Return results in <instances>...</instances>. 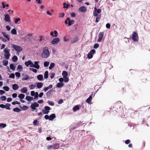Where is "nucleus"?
Segmentation results:
<instances>
[{
    "mask_svg": "<svg viewBox=\"0 0 150 150\" xmlns=\"http://www.w3.org/2000/svg\"><path fill=\"white\" fill-rule=\"evenodd\" d=\"M6 125L5 123H0V129L6 127Z\"/></svg>",
    "mask_w": 150,
    "mask_h": 150,
    "instance_id": "34",
    "label": "nucleus"
},
{
    "mask_svg": "<svg viewBox=\"0 0 150 150\" xmlns=\"http://www.w3.org/2000/svg\"><path fill=\"white\" fill-rule=\"evenodd\" d=\"M64 85V83H58L56 85V87L58 88H60L63 87Z\"/></svg>",
    "mask_w": 150,
    "mask_h": 150,
    "instance_id": "28",
    "label": "nucleus"
},
{
    "mask_svg": "<svg viewBox=\"0 0 150 150\" xmlns=\"http://www.w3.org/2000/svg\"><path fill=\"white\" fill-rule=\"evenodd\" d=\"M30 70L32 71L35 73H36L37 72V69H34L33 68H30Z\"/></svg>",
    "mask_w": 150,
    "mask_h": 150,
    "instance_id": "52",
    "label": "nucleus"
},
{
    "mask_svg": "<svg viewBox=\"0 0 150 150\" xmlns=\"http://www.w3.org/2000/svg\"><path fill=\"white\" fill-rule=\"evenodd\" d=\"M39 122L37 120H34L33 122V124L35 126H37L39 125Z\"/></svg>",
    "mask_w": 150,
    "mask_h": 150,
    "instance_id": "35",
    "label": "nucleus"
},
{
    "mask_svg": "<svg viewBox=\"0 0 150 150\" xmlns=\"http://www.w3.org/2000/svg\"><path fill=\"white\" fill-rule=\"evenodd\" d=\"M96 16V23H98L99 21V20L101 18V15H98V16Z\"/></svg>",
    "mask_w": 150,
    "mask_h": 150,
    "instance_id": "33",
    "label": "nucleus"
},
{
    "mask_svg": "<svg viewBox=\"0 0 150 150\" xmlns=\"http://www.w3.org/2000/svg\"><path fill=\"white\" fill-rule=\"evenodd\" d=\"M37 78L38 80L40 81L43 80V76L42 74H39L37 76Z\"/></svg>",
    "mask_w": 150,
    "mask_h": 150,
    "instance_id": "19",
    "label": "nucleus"
},
{
    "mask_svg": "<svg viewBox=\"0 0 150 150\" xmlns=\"http://www.w3.org/2000/svg\"><path fill=\"white\" fill-rule=\"evenodd\" d=\"M25 95L23 94H20L18 95V97L20 99H23L24 98Z\"/></svg>",
    "mask_w": 150,
    "mask_h": 150,
    "instance_id": "36",
    "label": "nucleus"
},
{
    "mask_svg": "<svg viewBox=\"0 0 150 150\" xmlns=\"http://www.w3.org/2000/svg\"><path fill=\"white\" fill-rule=\"evenodd\" d=\"M44 118L46 120H49V116L48 115H45L44 116Z\"/></svg>",
    "mask_w": 150,
    "mask_h": 150,
    "instance_id": "57",
    "label": "nucleus"
},
{
    "mask_svg": "<svg viewBox=\"0 0 150 150\" xmlns=\"http://www.w3.org/2000/svg\"><path fill=\"white\" fill-rule=\"evenodd\" d=\"M11 33L12 34L14 35H15L17 33L16 30L15 28H13V30H11Z\"/></svg>",
    "mask_w": 150,
    "mask_h": 150,
    "instance_id": "46",
    "label": "nucleus"
},
{
    "mask_svg": "<svg viewBox=\"0 0 150 150\" xmlns=\"http://www.w3.org/2000/svg\"><path fill=\"white\" fill-rule=\"evenodd\" d=\"M5 105V108H6V109L8 110H10L11 109V108L10 107L11 105L10 104L8 103H6Z\"/></svg>",
    "mask_w": 150,
    "mask_h": 150,
    "instance_id": "29",
    "label": "nucleus"
},
{
    "mask_svg": "<svg viewBox=\"0 0 150 150\" xmlns=\"http://www.w3.org/2000/svg\"><path fill=\"white\" fill-rule=\"evenodd\" d=\"M2 33L4 36V37L6 38L7 41L10 40V38L9 37V35L5 32H2Z\"/></svg>",
    "mask_w": 150,
    "mask_h": 150,
    "instance_id": "15",
    "label": "nucleus"
},
{
    "mask_svg": "<svg viewBox=\"0 0 150 150\" xmlns=\"http://www.w3.org/2000/svg\"><path fill=\"white\" fill-rule=\"evenodd\" d=\"M60 39L59 38H56L54 39L51 41V43L53 44H57L60 41Z\"/></svg>",
    "mask_w": 150,
    "mask_h": 150,
    "instance_id": "9",
    "label": "nucleus"
},
{
    "mask_svg": "<svg viewBox=\"0 0 150 150\" xmlns=\"http://www.w3.org/2000/svg\"><path fill=\"white\" fill-rule=\"evenodd\" d=\"M35 1L39 4H41L42 3V0H36Z\"/></svg>",
    "mask_w": 150,
    "mask_h": 150,
    "instance_id": "63",
    "label": "nucleus"
},
{
    "mask_svg": "<svg viewBox=\"0 0 150 150\" xmlns=\"http://www.w3.org/2000/svg\"><path fill=\"white\" fill-rule=\"evenodd\" d=\"M92 99V96H90L89 97L86 99V102L88 103L89 104L91 103Z\"/></svg>",
    "mask_w": 150,
    "mask_h": 150,
    "instance_id": "24",
    "label": "nucleus"
},
{
    "mask_svg": "<svg viewBox=\"0 0 150 150\" xmlns=\"http://www.w3.org/2000/svg\"><path fill=\"white\" fill-rule=\"evenodd\" d=\"M82 123V122H81V121H79L78 123V124L76 125L75 126L76 128H77L78 127L82 126V125H83L84 124H85V125H86V124H85V123H83L81 125V123Z\"/></svg>",
    "mask_w": 150,
    "mask_h": 150,
    "instance_id": "26",
    "label": "nucleus"
},
{
    "mask_svg": "<svg viewBox=\"0 0 150 150\" xmlns=\"http://www.w3.org/2000/svg\"><path fill=\"white\" fill-rule=\"evenodd\" d=\"M65 14L64 13H60L59 14V18H63Z\"/></svg>",
    "mask_w": 150,
    "mask_h": 150,
    "instance_id": "58",
    "label": "nucleus"
},
{
    "mask_svg": "<svg viewBox=\"0 0 150 150\" xmlns=\"http://www.w3.org/2000/svg\"><path fill=\"white\" fill-rule=\"evenodd\" d=\"M132 38L134 41H138L139 40V36L137 33L134 31L133 32L132 35Z\"/></svg>",
    "mask_w": 150,
    "mask_h": 150,
    "instance_id": "4",
    "label": "nucleus"
},
{
    "mask_svg": "<svg viewBox=\"0 0 150 150\" xmlns=\"http://www.w3.org/2000/svg\"><path fill=\"white\" fill-rule=\"evenodd\" d=\"M0 99L2 101H4L6 100V98L5 96H2L0 97Z\"/></svg>",
    "mask_w": 150,
    "mask_h": 150,
    "instance_id": "41",
    "label": "nucleus"
},
{
    "mask_svg": "<svg viewBox=\"0 0 150 150\" xmlns=\"http://www.w3.org/2000/svg\"><path fill=\"white\" fill-rule=\"evenodd\" d=\"M59 144L55 143L53 144L52 145L49 146L47 149H48L52 150V149H57L59 147Z\"/></svg>",
    "mask_w": 150,
    "mask_h": 150,
    "instance_id": "3",
    "label": "nucleus"
},
{
    "mask_svg": "<svg viewBox=\"0 0 150 150\" xmlns=\"http://www.w3.org/2000/svg\"><path fill=\"white\" fill-rule=\"evenodd\" d=\"M87 9L84 6H82L79 8V11L80 12H85L86 11Z\"/></svg>",
    "mask_w": 150,
    "mask_h": 150,
    "instance_id": "14",
    "label": "nucleus"
},
{
    "mask_svg": "<svg viewBox=\"0 0 150 150\" xmlns=\"http://www.w3.org/2000/svg\"><path fill=\"white\" fill-rule=\"evenodd\" d=\"M49 116V120L52 121L56 117L54 113H53L50 115Z\"/></svg>",
    "mask_w": 150,
    "mask_h": 150,
    "instance_id": "16",
    "label": "nucleus"
},
{
    "mask_svg": "<svg viewBox=\"0 0 150 150\" xmlns=\"http://www.w3.org/2000/svg\"><path fill=\"white\" fill-rule=\"evenodd\" d=\"M59 81L60 83H62L64 81V79L62 77H60L59 79Z\"/></svg>",
    "mask_w": 150,
    "mask_h": 150,
    "instance_id": "59",
    "label": "nucleus"
},
{
    "mask_svg": "<svg viewBox=\"0 0 150 150\" xmlns=\"http://www.w3.org/2000/svg\"><path fill=\"white\" fill-rule=\"evenodd\" d=\"M25 99L28 101L30 102L33 99V98L30 96H27L25 97Z\"/></svg>",
    "mask_w": 150,
    "mask_h": 150,
    "instance_id": "21",
    "label": "nucleus"
},
{
    "mask_svg": "<svg viewBox=\"0 0 150 150\" xmlns=\"http://www.w3.org/2000/svg\"><path fill=\"white\" fill-rule=\"evenodd\" d=\"M17 95L16 93H13L12 95V97L14 98H16L17 97Z\"/></svg>",
    "mask_w": 150,
    "mask_h": 150,
    "instance_id": "60",
    "label": "nucleus"
},
{
    "mask_svg": "<svg viewBox=\"0 0 150 150\" xmlns=\"http://www.w3.org/2000/svg\"><path fill=\"white\" fill-rule=\"evenodd\" d=\"M23 66H18L17 70L19 71H21L23 70Z\"/></svg>",
    "mask_w": 150,
    "mask_h": 150,
    "instance_id": "45",
    "label": "nucleus"
},
{
    "mask_svg": "<svg viewBox=\"0 0 150 150\" xmlns=\"http://www.w3.org/2000/svg\"><path fill=\"white\" fill-rule=\"evenodd\" d=\"M9 52V49L7 48H5L4 50V56L5 57V58L6 59H8L9 58L10 56Z\"/></svg>",
    "mask_w": 150,
    "mask_h": 150,
    "instance_id": "2",
    "label": "nucleus"
},
{
    "mask_svg": "<svg viewBox=\"0 0 150 150\" xmlns=\"http://www.w3.org/2000/svg\"><path fill=\"white\" fill-rule=\"evenodd\" d=\"M48 77V72L47 71H46L44 74V78L47 79Z\"/></svg>",
    "mask_w": 150,
    "mask_h": 150,
    "instance_id": "31",
    "label": "nucleus"
},
{
    "mask_svg": "<svg viewBox=\"0 0 150 150\" xmlns=\"http://www.w3.org/2000/svg\"><path fill=\"white\" fill-rule=\"evenodd\" d=\"M9 78L12 79H14L15 77V75L14 73H11L10 74L9 76Z\"/></svg>",
    "mask_w": 150,
    "mask_h": 150,
    "instance_id": "44",
    "label": "nucleus"
},
{
    "mask_svg": "<svg viewBox=\"0 0 150 150\" xmlns=\"http://www.w3.org/2000/svg\"><path fill=\"white\" fill-rule=\"evenodd\" d=\"M99 45L98 44H95L93 46V47L95 49H96L99 47Z\"/></svg>",
    "mask_w": 150,
    "mask_h": 150,
    "instance_id": "61",
    "label": "nucleus"
},
{
    "mask_svg": "<svg viewBox=\"0 0 150 150\" xmlns=\"http://www.w3.org/2000/svg\"><path fill=\"white\" fill-rule=\"evenodd\" d=\"M51 109L48 106H45L44 109L42 110V113L44 114H47L50 112V110Z\"/></svg>",
    "mask_w": 150,
    "mask_h": 150,
    "instance_id": "6",
    "label": "nucleus"
},
{
    "mask_svg": "<svg viewBox=\"0 0 150 150\" xmlns=\"http://www.w3.org/2000/svg\"><path fill=\"white\" fill-rule=\"evenodd\" d=\"M29 76L27 75H25V76L22 79L23 81L27 80L29 79Z\"/></svg>",
    "mask_w": 150,
    "mask_h": 150,
    "instance_id": "39",
    "label": "nucleus"
},
{
    "mask_svg": "<svg viewBox=\"0 0 150 150\" xmlns=\"http://www.w3.org/2000/svg\"><path fill=\"white\" fill-rule=\"evenodd\" d=\"M95 50L94 49L91 50L90 52L93 55L95 53Z\"/></svg>",
    "mask_w": 150,
    "mask_h": 150,
    "instance_id": "64",
    "label": "nucleus"
},
{
    "mask_svg": "<svg viewBox=\"0 0 150 150\" xmlns=\"http://www.w3.org/2000/svg\"><path fill=\"white\" fill-rule=\"evenodd\" d=\"M50 35L53 37H56L57 36L58 32L56 30H54L53 32L51 31L50 33Z\"/></svg>",
    "mask_w": 150,
    "mask_h": 150,
    "instance_id": "10",
    "label": "nucleus"
},
{
    "mask_svg": "<svg viewBox=\"0 0 150 150\" xmlns=\"http://www.w3.org/2000/svg\"><path fill=\"white\" fill-rule=\"evenodd\" d=\"M39 106V104L36 102H34L32 103L30 105V108L32 109V111H34L36 109V107H38Z\"/></svg>",
    "mask_w": 150,
    "mask_h": 150,
    "instance_id": "5",
    "label": "nucleus"
},
{
    "mask_svg": "<svg viewBox=\"0 0 150 150\" xmlns=\"http://www.w3.org/2000/svg\"><path fill=\"white\" fill-rule=\"evenodd\" d=\"M28 107L26 106V105H23V108H22V110H27L28 108Z\"/></svg>",
    "mask_w": 150,
    "mask_h": 150,
    "instance_id": "51",
    "label": "nucleus"
},
{
    "mask_svg": "<svg viewBox=\"0 0 150 150\" xmlns=\"http://www.w3.org/2000/svg\"><path fill=\"white\" fill-rule=\"evenodd\" d=\"M101 12V10L100 9H97L96 7L94 8V11L93 12V15L94 16H97L98 15V13H99Z\"/></svg>",
    "mask_w": 150,
    "mask_h": 150,
    "instance_id": "8",
    "label": "nucleus"
},
{
    "mask_svg": "<svg viewBox=\"0 0 150 150\" xmlns=\"http://www.w3.org/2000/svg\"><path fill=\"white\" fill-rule=\"evenodd\" d=\"M63 8H68L69 7V4H67L66 5V3H64L63 4Z\"/></svg>",
    "mask_w": 150,
    "mask_h": 150,
    "instance_id": "42",
    "label": "nucleus"
},
{
    "mask_svg": "<svg viewBox=\"0 0 150 150\" xmlns=\"http://www.w3.org/2000/svg\"><path fill=\"white\" fill-rule=\"evenodd\" d=\"M19 86L18 85L16 84H14L12 85V88L13 90L16 91L18 90L19 88Z\"/></svg>",
    "mask_w": 150,
    "mask_h": 150,
    "instance_id": "17",
    "label": "nucleus"
},
{
    "mask_svg": "<svg viewBox=\"0 0 150 150\" xmlns=\"http://www.w3.org/2000/svg\"><path fill=\"white\" fill-rule=\"evenodd\" d=\"M87 57L89 59H91L93 57V54L89 52L88 54Z\"/></svg>",
    "mask_w": 150,
    "mask_h": 150,
    "instance_id": "54",
    "label": "nucleus"
},
{
    "mask_svg": "<svg viewBox=\"0 0 150 150\" xmlns=\"http://www.w3.org/2000/svg\"><path fill=\"white\" fill-rule=\"evenodd\" d=\"M39 61H35V62L34 63L35 64H34L33 63V65H30V66H39L38 64V63H39Z\"/></svg>",
    "mask_w": 150,
    "mask_h": 150,
    "instance_id": "53",
    "label": "nucleus"
},
{
    "mask_svg": "<svg viewBox=\"0 0 150 150\" xmlns=\"http://www.w3.org/2000/svg\"><path fill=\"white\" fill-rule=\"evenodd\" d=\"M55 74L54 73H52L51 75H50V78L51 79L53 78Z\"/></svg>",
    "mask_w": 150,
    "mask_h": 150,
    "instance_id": "56",
    "label": "nucleus"
},
{
    "mask_svg": "<svg viewBox=\"0 0 150 150\" xmlns=\"http://www.w3.org/2000/svg\"><path fill=\"white\" fill-rule=\"evenodd\" d=\"M53 91L52 89L50 90L46 93V95L47 96H50L52 95V93Z\"/></svg>",
    "mask_w": 150,
    "mask_h": 150,
    "instance_id": "32",
    "label": "nucleus"
},
{
    "mask_svg": "<svg viewBox=\"0 0 150 150\" xmlns=\"http://www.w3.org/2000/svg\"><path fill=\"white\" fill-rule=\"evenodd\" d=\"M15 75L18 78H19L21 76V74L19 72H16L15 73Z\"/></svg>",
    "mask_w": 150,
    "mask_h": 150,
    "instance_id": "50",
    "label": "nucleus"
},
{
    "mask_svg": "<svg viewBox=\"0 0 150 150\" xmlns=\"http://www.w3.org/2000/svg\"><path fill=\"white\" fill-rule=\"evenodd\" d=\"M25 66H30L33 65V62L30 60H28L27 62H25Z\"/></svg>",
    "mask_w": 150,
    "mask_h": 150,
    "instance_id": "27",
    "label": "nucleus"
},
{
    "mask_svg": "<svg viewBox=\"0 0 150 150\" xmlns=\"http://www.w3.org/2000/svg\"><path fill=\"white\" fill-rule=\"evenodd\" d=\"M12 61L13 62H16L18 60V57L16 56H14L12 58Z\"/></svg>",
    "mask_w": 150,
    "mask_h": 150,
    "instance_id": "37",
    "label": "nucleus"
},
{
    "mask_svg": "<svg viewBox=\"0 0 150 150\" xmlns=\"http://www.w3.org/2000/svg\"><path fill=\"white\" fill-rule=\"evenodd\" d=\"M21 19L19 18H16L14 20V23L15 24H17L18 22Z\"/></svg>",
    "mask_w": 150,
    "mask_h": 150,
    "instance_id": "47",
    "label": "nucleus"
},
{
    "mask_svg": "<svg viewBox=\"0 0 150 150\" xmlns=\"http://www.w3.org/2000/svg\"><path fill=\"white\" fill-rule=\"evenodd\" d=\"M68 75V73L67 71H63L62 73V75L63 76V77L67 76Z\"/></svg>",
    "mask_w": 150,
    "mask_h": 150,
    "instance_id": "30",
    "label": "nucleus"
},
{
    "mask_svg": "<svg viewBox=\"0 0 150 150\" xmlns=\"http://www.w3.org/2000/svg\"><path fill=\"white\" fill-rule=\"evenodd\" d=\"M21 92L23 93H26L28 91V89L26 87H24L20 90Z\"/></svg>",
    "mask_w": 150,
    "mask_h": 150,
    "instance_id": "18",
    "label": "nucleus"
},
{
    "mask_svg": "<svg viewBox=\"0 0 150 150\" xmlns=\"http://www.w3.org/2000/svg\"><path fill=\"white\" fill-rule=\"evenodd\" d=\"M67 20H68V25L69 26H71V25L74 23V21L73 20H70V18H67Z\"/></svg>",
    "mask_w": 150,
    "mask_h": 150,
    "instance_id": "13",
    "label": "nucleus"
},
{
    "mask_svg": "<svg viewBox=\"0 0 150 150\" xmlns=\"http://www.w3.org/2000/svg\"><path fill=\"white\" fill-rule=\"evenodd\" d=\"M13 47L16 51L18 52H21L23 50V48L21 46H18L15 45H13Z\"/></svg>",
    "mask_w": 150,
    "mask_h": 150,
    "instance_id": "7",
    "label": "nucleus"
},
{
    "mask_svg": "<svg viewBox=\"0 0 150 150\" xmlns=\"http://www.w3.org/2000/svg\"><path fill=\"white\" fill-rule=\"evenodd\" d=\"M12 104L13 105H14L16 104L20 105V102H19L17 101H14L12 103Z\"/></svg>",
    "mask_w": 150,
    "mask_h": 150,
    "instance_id": "48",
    "label": "nucleus"
},
{
    "mask_svg": "<svg viewBox=\"0 0 150 150\" xmlns=\"http://www.w3.org/2000/svg\"><path fill=\"white\" fill-rule=\"evenodd\" d=\"M78 40V38L77 36H75L74 37L73 39L71 40V43H74L76 42Z\"/></svg>",
    "mask_w": 150,
    "mask_h": 150,
    "instance_id": "22",
    "label": "nucleus"
},
{
    "mask_svg": "<svg viewBox=\"0 0 150 150\" xmlns=\"http://www.w3.org/2000/svg\"><path fill=\"white\" fill-rule=\"evenodd\" d=\"M64 102L63 100L62 99H60L57 102V103L59 104H60Z\"/></svg>",
    "mask_w": 150,
    "mask_h": 150,
    "instance_id": "55",
    "label": "nucleus"
},
{
    "mask_svg": "<svg viewBox=\"0 0 150 150\" xmlns=\"http://www.w3.org/2000/svg\"><path fill=\"white\" fill-rule=\"evenodd\" d=\"M36 87V86L35 85L33 84H31L29 86V88L30 90L34 89Z\"/></svg>",
    "mask_w": 150,
    "mask_h": 150,
    "instance_id": "43",
    "label": "nucleus"
},
{
    "mask_svg": "<svg viewBox=\"0 0 150 150\" xmlns=\"http://www.w3.org/2000/svg\"><path fill=\"white\" fill-rule=\"evenodd\" d=\"M50 55V52L47 47H45L43 50V52L42 53L41 57L42 58H47Z\"/></svg>",
    "mask_w": 150,
    "mask_h": 150,
    "instance_id": "1",
    "label": "nucleus"
},
{
    "mask_svg": "<svg viewBox=\"0 0 150 150\" xmlns=\"http://www.w3.org/2000/svg\"><path fill=\"white\" fill-rule=\"evenodd\" d=\"M30 95L32 96H35V92L34 91H32L30 92Z\"/></svg>",
    "mask_w": 150,
    "mask_h": 150,
    "instance_id": "62",
    "label": "nucleus"
},
{
    "mask_svg": "<svg viewBox=\"0 0 150 150\" xmlns=\"http://www.w3.org/2000/svg\"><path fill=\"white\" fill-rule=\"evenodd\" d=\"M43 85V83L41 82H38L37 83V87L39 89L41 88L42 87Z\"/></svg>",
    "mask_w": 150,
    "mask_h": 150,
    "instance_id": "23",
    "label": "nucleus"
},
{
    "mask_svg": "<svg viewBox=\"0 0 150 150\" xmlns=\"http://www.w3.org/2000/svg\"><path fill=\"white\" fill-rule=\"evenodd\" d=\"M104 36V33L103 32H100L98 35L99 38L98 40V42H100L102 41L103 37Z\"/></svg>",
    "mask_w": 150,
    "mask_h": 150,
    "instance_id": "11",
    "label": "nucleus"
},
{
    "mask_svg": "<svg viewBox=\"0 0 150 150\" xmlns=\"http://www.w3.org/2000/svg\"><path fill=\"white\" fill-rule=\"evenodd\" d=\"M64 81L65 83H67L69 81V79L67 76L63 77Z\"/></svg>",
    "mask_w": 150,
    "mask_h": 150,
    "instance_id": "38",
    "label": "nucleus"
},
{
    "mask_svg": "<svg viewBox=\"0 0 150 150\" xmlns=\"http://www.w3.org/2000/svg\"><path fill=\"white\" fill-rule=\"evenodd\" d=\"M3 89L6 91H8L9 90V88L8 86H4L3 88Z\"/></svg>",
    "mask_w": 150,
    "mask_h": 150,
    "instance_id": "40",
    "label": "nucleus"
},
{
    "mask_svg": "<svg viewBox=\"0 0 150 150\" xmlns=\"http://www.w3.org/2000/svg\"><path fill=\"white\" fill-rule=\"evenodd\" d=\"M4 20L7 22H10L11 21L10 18L8 14H6L5 15Z\"/></svg>",
    "mask_w": 150,
    "mask_h": 150,
    "instance_id": "12",
    "label": "nucleus"
},
{
    "mask_svg": "<svg viewBox=\"0 0 150 150\" xmlns=\"http://www.w3.org/2000/svg\"><path fill=\"white\" fill-rule=\"evenodd\" d=\"M79 110V105H77L75 106L73 108V110L74 112H75L77 110Z\"/></svg>",
    "mask_w": 150,
    "mask_h": 150,
    "instance_id": "20",
    "label": "nucleus"
},
{
    "mask_svg": "<svg viewBox=\"0 0 150 150\" xmlns=\"http://www.w3.org/2000/svg\"><path fill=\"white\" fill-rule=\"evenodd\" d=\"M13 110L14 112H19L21 111V110L18 107H16L15 108H14Z\"/></svg>",
    "mask_w": 150,
    "mask_h": 150,
    "instance_id": "25",
    "label": "nucleus"
},
{
    "mask_svg": "<svg viewBox=\"0 0 150 150\" xmlns=\"http://www.w3.org/2000/svg\"><path fill=\"white\" fill-rule=\"evenodd\" d=\"M47 103L51 106H53L54 105V103L52 101L48 100L47 101Z\"/></svg>",
    "mask_w": 150,
    "mask_h": 150,
    "instance_id": "49",
    "label": "nucleus"
}]
</instances>
